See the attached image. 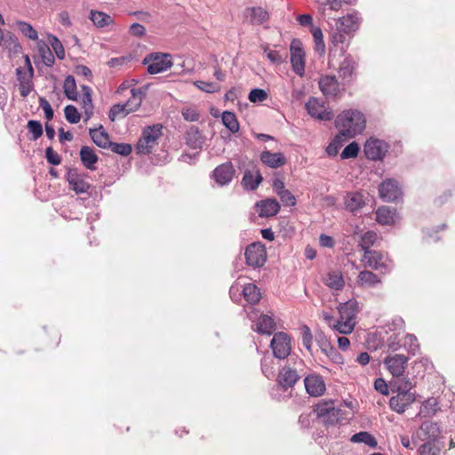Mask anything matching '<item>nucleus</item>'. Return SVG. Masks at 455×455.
Here are the masks:
<instances>
[{
    "label": "nucleus",
    "instance_id": "nucleus-49",
    "mask_svg": "<svg viewBox=\"0 0 455 455\" xmlns=\"http://www.w3.org/2000/svg\"><path fill=\"white\" fill-rule=\"evenodd\" d=\"M64 114L67 121L72 124L79 123L81 115L77 108L73 105H68L64 108Z\"/></svg>",
    "mask_w": 455,
    "mask_h": 455
},
{
    "label": "nucleus",
    "instance_id": "nucleus-62",
    "mask_svg": "<svg viewBox=\"0 0 455 455\" xmlns=\"http://www.w3.org/2000/svg\"><path fill=\"white\" fill-rule=\"evenodd\" d=\"M45 157L47 162L52 165H59L61 163L60 156L55 152L52 147L46 148Z\"/></svg>",
    "mask_w": 455,
    "mask_h": 455
},
{
    "label": "nucleus",
    "instance_id": "nucleus-17",
    "mask_svg": "<svg viewBox=\"0 0 455 455\" xmlns=\"http://www.w3.org/2000/svg\"><path fill=\"white\" fill-rule=\"evenodd\" d=\"M258 209L259 216L261 218H269L275 216L280 211V204L275 198H267L255 204Z\"/></svg>",
    "mask_w": 455,
    "mask_h": 455
},
{
    "label": "nucleus",
    "instance_id": "nucleus-59",
    "mask_svg": "<svg viewBox=\"0 0 455 455\" xmlns=\"http://www.w3.org/2000/svg\"><path fill=\"white\" fill-rule=\"evenodd\" d=\"M273 360L270 357H264L261 360L262 373L267 378L272 379L275 376V370L272 366Z\"/></svg>",
    "mask_w": 455,
    "mask_h": 455
},
{
    "label": "nucleus",
    "instance_id": "nucleus-15",
    "mask_svg": "<svg viewBox=\"0 0 455 455\" xmlns=\"http://www.w3.org/2000/svg\"><path fill=\"white\" fill-rule=\"evenodd\" d=\"M235 168L231 162L218 165L212 172V177L220 186L228 185L235 175Z\"/></svg>",
    "mask_w": 455,
    "mask_h": 455
},
{
    "label": "nucleus",
    "instance_id": "nucleus-37",
    "mask_svg": "<svg viewBox=\"0 0 455 455\" xmlns=\"http://www.w3.org/2000/svg\"><path fill=\"white\" fill-rule=\"evenodd\" d=\"M242 293L244 299L251 306L256 305L261 298L259 289L254 283H247L243 285Z\"/></svg>",
    "mask_w": 455,
    "mask_h": 455
},
{
    "label": "nucleus",
    "instance_id": "nucleus-33",
    "mask_svg": "<svg viewBox=\"0 0 455 455\" xmlns=\"http://www.w3.org/2000/svg\"><path fill=\"white\" fill-rule=\"evenodd\" d=\"M357 283L361 287L373 288L381 283L380 278L371 271L363 270L358 275Z\"/></svg>",
    "mask_w": 455,
    "mask_h": 455
},
{
    "label": "nucleus",
    "instance_id": "nucleus-21",
    "mask_svg": "<svg viewBox=\"0 0 455 455\" xmlns=\"http://www.w3.org/2000/svg\"><path fill=\"white\" fill-rule=\"evenodd\" d=\"M184 140L186 144L193 149H201L204 144L205 139L202 135L201 131L198 127L192 125L190 126L184 134Z\"/></svg>",
    "mask_w": 455,
    "mask_h": 455
},
{
    "label": "nucleus",
    "instance_id": "nucleus-8",
    "mask_svg": "<svg viewBox=\"0 0 455 455\" xmlns=\"http://www.w3.org/2000/svg\"><path fill=\"white\" fill-rule=\"evenodd\" d=\"M247 316L252 322L258 320L255 330L257 332L270 336L275 331V323L272 316L259 314L254 307H250L249 310H247Z\"/></svg>",
    "mask_w": 455,
    "mask_h": 455
},
{
    "label": "nucleus",
    "instance_id": "nucleus-20",
    "mask_svg": "<svg viewBox=\"0 0 455 455\" xmlns=\"http://www.w3.org/2000/svg\"><path fill=\"white\" fill-rule=\"evenodd\" d=\"M131 103L132 100H128L124 104L118 103L113 105L108 111V118L114 122L119 115H123L124 117L130 113L136 111L141 106V97H139L133 107L128 108Z\"/></svg>",
    "mask_w": 455,
    "mask_h": 455
},
{
    "label": "nucleus",
    "instance_id": "nucleus-13",
    "mask_svg": "<svg viewBox=\"0 0 455 455\" xmlns=\"http://www.w3.org/2000/svg\"><path fill=\"white\" fill-rule=\"evenodd\" d=\"M379 197L385 202H394L402 197L403 192L398 181L387 179L379 186Z\"/></svg>",
    "mask_w": 455,
    "mask_h": 455
},
{
    "label": "nucleus",
    "instance_id": "nucleus-36",
    "mask_svg": "<svg viewBox=\"0 0 455 455\" xmlns=\"http://www.w3.org/2000/svg\"><path fill=\"white\" fill-rule=\"evenodd\" d=\"M357 66L356 61L351 55H347L340 63L339 75L344 80H349Z\"/></svg>",
    "mask_w": 455,
    "mask_h": 455
},
{
    "label": "nucleus",
    "instance_id": "nucleus-48",
    "mask_svg": "<svg viewBox=\"0 0 455 455\" xmlns=\"http://www.w3.org/2000/svg\"><path fill=\"white\" fill-rule=\"evenodd\" d=\"M112 152L118 154L122 156H127L132 153V146L128 143H116V142H110V146H108V148Z\"/></svg>",
    "mask_w": 455,
    "mask_h": 455
},
{
    "label": "nucleus",
    "instance_id": "nucleus-23",
    "mask_svg": "<svg viewBox=\"0 0 455 455\" xmlns=\"http://www.w3.org/2000/svg\"><path fill=\"white\" fill-rule=\"evenodd\" d=\"M260 161L270 168H278L286 164V158L283 153H272L268 150L262 151Z\"/></svg>",
    "mask_w": 455,
    "mask_h": 455
},
{
    "label": "nucleus",
    "instance_id": "nucleus-31",
    "mask_svg": "<svg viewBox=\"0 0 455 455\" xmlns=\"http://www.w3.org/2000/svg\"><path fill=\"white\" fill-rule=\"evenodd\" d=\"M338 309L341 319L355 321V316L358 312V303L355 299H349L348 301L340 304Z\"/></svg>",
    "mask_w": 455,
    "mask_h": 455
},
{
    "label": "nucleus",
    "instance_id": "nucleus-61",
    "mask_svg": "<svg viewBox=\"0 0 455 455\" xmlns=\"http://www.w3.org/2000/svg\"><path fill=\"white\" fill-rule=\"evenodd\" d=\"M153 148L154 146L152 144L142 138H140L135 146L136 153L139 155H148L151 153Z\"/></svg>",
    "mask_w": 455,
    "mask_h": 455
},
{
    "label": "nucleus",
    "instance_id": "nucleus-51",
    "mask_svg": "<svg viewBox=\"0 0 455 455\" xmlns=\"http://www.w3.org/2000/svg\"><path fill=\"white\" fill-rule=\"evenodd\" d=\"M310 31L315 40L316 51L323 52L325 45L323 43V36L322 29L319 27L312 26V28H310Z\"/></svg>",
    "mask_w": 455,
    "mask_h": 455
},
{
    "label": "nucleus",
    "instance_id": "nucleus-64",
    "mask_svg": "<svg viewBox=\"0 0 455 455\" xmlns=\"http://www.w3.org/2000/svg\"><path fill=\"white\" fill-rule=\"evenodd\" d=\"M39 106L43 108V110L44 112L45 118L48 121H51L53 118L54 112H53V109L52 108L50 103L48 102V100L44 97H40L39 98Z\"/></svg>",
    "mask_w": 455,
    "mask_h": 455
},
{
    "label": "nucleus",
    "instance_id": "nucleus-42",
    "mask_svg": "<svg viewBox=\"0 0 455 455\" xmlns=\"http://www.w3.org/2000/svg\"><path fill=\"white\" fill-rule=\"evenodd\" d=\"M377 240L378 234L376 232L367 231L363 235H361L359 246L364 253H366V251H371L372 250H371V247L375 244Z\"/></svg>",
    "mask_w": 455,
    "mask_h": 455
},
{
    "label": "nucleus",
    "instance_id": "nucleus-41",
    "mask_svg": "<svg viewBox=\"0 0 455 455\" xmlns=\"http://www.w3.org/2000/svg\"><path fill=\"white\" fill-rule=\"evenodd\" d=\"M63 90L65 96L71 100H77V89L75 77L68 75L64 81Z\"/></svg>",
    "mask_w": 455,
    "mask_h": 455
},
{
    "label": "nucleus",
    "instance_id": "nucleus-12",
    "mask_svg": "<svg viewBox=\"0 0 455 455\" xmlns=\"http://www.w3.org/2000/svg\"><path fill=\"white\" fill-rule=\"evenodd\" d=\"M66 180L68 187L76 194L88 193L91 185L85 181V174L79 172L77 168H67Z\"/></svg>",
    "mask_w": 455,
    "mask_h": 455
},
{
    "label": "nucleus",
    "instance_id": "nucleus-39",
    "mask_svg": "<svg viewBox=\"0 0 455 455\" xmlns=\"http://www.w3.org/2000/svg\"><path fill=\"white\" fill-rule=\"evenodd\" d=\"M0 46H3L15 53L19 52L21 49V45L19 43L17 36L10 31L3 34L0 40Z\"/></svg>",
    "mask_w": 455,
    "mask_h": 455
},
{
    "label": "nucleus",
    "instance_id": "nucleus-58",
    "mask_svg": "<svg viewBox=\"0 0 455 455\" xmlns=\"http://www.w3.org/2000/svg\"><path fill=\"white\" fill-rule=\"evenodd\" d=\"M300 333L303 346L307 350H310L313 342V335L311 333L310 328L307 325H302L300 327Z\"/></svg>",
    "mask_w": 455,
    "mask_h": 455
},
{
    "label": "nucleus",
    "instance_id": "nucleus-63",
    "mask_svg": "<svg viewBox=\"0 0 455 455\" xmlns=\"http://www.w3.org/2000/svg\"><path fill=\"white\" fill-rule=\"evenodd\" d=\"M315 340L323 353H327L329 347H331V342L322 331L315 334Z\"/></svg>",
    "mask_w": 455,
    "mask_h": 455
},
{
    "label": "nucleus",
    "instance_id": "nucleus-27",
    "mask_svg": "<svg viewBox=\"0 0 455 455\" xmlns=\"http://www.w3.org/2000/svg\"><path fill=\"white\" fill-rule=\"evenodd\" d=\"M319 88L325 96H336L339 92V83L334 76H325L319 80Z\"/></svg>",
    "mask_w": 455,
    "mask_h": 455
},
{
    "label": "nucleus",
    "instance_id": "nucleus-22",
    "mask_svg": "<svg viewBox=\"0 0 455 455\" xmlns=\"http://www.w3.org/2000/svg\"><path fill=\"white\" fill-rule=\"evenodd\" d=\"M360 20L359 12L348 13L339 20L338 28L344 33H351L358 28Z\"/></svg>",
    "mask_w": 455,
    "mask_h": 455
},
{
    "label": "nucleus",
    "instance_id": "nucleus-3",
    "mask_svg": "<svg viewBox=\"0 0 455 455\" xmlns=\"http://www.w3.org/2000/svg\"><path fill=\"white\" fill-rule=\"evenodd\" d=\"M148 65V72L156 75L168 70L172 66V55L169 53L153 52L148 54L142 60Z\"/></svg>",
    "mask_w": 455,
    "mask_h": 455
},
{
    "label": "nucleus",
    "instance_id": "nucleus-7",
    "mask_svg": "<svg viewBox=\"0 0 455 455\" xmlns=\"http://www.w3.org/2000/svg\"><path fill=\"white\" fill-rule=\"evenodd\" d=\"M245 262L253 268L261 267L267 260L265 245L260 242H254L245 248Z\"/></svg>",
    "mask_w": 455,
    "mask_h": 455
},
{
    "label": "nucleus",
    "instance_id": "nucleus-10",
    "mask_svg": "<svg viewBox=\"0 0 455 455\" xmlns=\"http://www.w3.org/2000/svg\"><path fill=\"white\" fill-rule=\"evenodd\" d=\"M389 145L382 140L370 138L363 146L365 157L371 161H381L386 156Z\"/></svg>",
    "mask_w": 455,
    "mask_h": 455
},
{
    "label": "nucleus",
    "instance_id": "nucleus-28",
    "mask_svg": "<svg viewBox=\"0 0 455 455\" xmlns=\"http://www.w3.org/2000/svg\"><path fill=\"white\" fill-rule=\"evenodd\" d=\"M263 178L259 171H256V173L254 174L252 172L247 170L243 173L241 183L245 190L254 191L258 188Z\"/></svg>",
    "mask_w": 455,
    "mask_h": 455
},
{
    "label": "nucleus",
    "instance_id": "nucleus-55",
    "mask_svg": "<svg viewBox=\"0 0 455 455\" xmlns=\"http://www.w3.org/2000/svg\"><path fill=\"white\" fill-rule=\"evenodd\" d=\"M49 43L51 44L57 58L59 60H64L65 50L62 45V43L55 36L52 35L49 36Z\"/></svg>",
    "mask_w": 455,
    "mask_h": 455
},
{
    "label": "nucleus",
    "instance_id": "nucleus-35",
    "mask_svg": "<svg viewBox=\"0 0 455 455\" xmlns=\"http://www.w3.org/2000/svg\"><path fill=\"white\" fill-rule=\"evenodd\" d=\"M323 283L331 289L340 291L345 285L344 278L339 271H330L323 278Z\"/></svg>",
    "mask_w": 455,
    "mask_h": 455
},
{
    "label": "nucleus",
    "instance_id": "nucleus-45",
    "mask_svg": "<svg viewBox=\"0 0 455 455\" xmlns=\"http://www.w3.org/2000/svg\"><path fill=\"white\" fill-rule=\"evenodd\" d=\"M90 18L93 24L99 28H103L113 21L112 17L110 15H108L102 12L98 11H92Z\"/></svg>",
    "mask_w": 455,
    "mask_h": 455
},
{
    "label": "nucleus",
    "instance_id": "nucleus-47",
    "mask_svg": "<svg viewBox=\"0 0 455 455\" xmlns=\"http://www.w3.org/2000/svg\"><path fill=\"white\" fill-rule=\"evenodd\" d=\"M16 26L26 37L31 40H36L38 38L37 31L29 23L18 20Z\"/></svg>",
    "mask_w": 455,
    "mask_h": 455
},
{
    "label": "nucleus",
    "instance_id": "nucleus-1",
    "mask_svg": "<svg viewBox=\"0 0 455 455\" xmlns=\"http://www.w3.org/2000/svg\"><path fill=\"white\" fill-rule=\"evenodd\" d=\"M335 126L344 139H352L361 134L366 126V119L362 112L347 109L339 114L335 119Z\"/></svg>",
    "mask_w": 455,
    "mask_h": 455
},
{
    "label": "nucleus",
    "instance_id": "nucleus-52",
    "mask_svg": "<svg viewBox=\"0 0 455 455\" xmlns=\"http://www.w3.org/2000/svg\"><path fill=\"white\" fill-rule=\"evenodd\" d=\"M27 128L32 133V140H36L43 135V126L39 121L29 120Z\"/></svg>",
    "mask_w": 455,
    "mask_h": 455
},
{
    "label": "nucleus",
    "instance_id": "nucleus-46",
    "mask_svg": "<svg viewBox=\"0 0 455 455\" xmlns=\"http://www.w3.org/2000/svg\"><path fill=\"white\" fill-rule=\"evenodd\" d=\"M355 321H350L347 319H339L333 325V329L341 334H350L355 328Z\"/></svg>",
    "mask_w": 455,
    "mask_h": 455
},
{
    "label": "nucleus",
    "instance_id": "nucleus-24",
    "mask_svg": "<svg viewBox=\"0 0 455 455\" xmlns=\"http://www.w3.org/2000/svg\"><path fill=\"white\" fill-rule=\"evenodd\" d=\"M363 259L370 267L376 270L380 268L387 269L388 267L384 255L379 251H366V253H363Z\"/></svg>",
    "mask_w": 455,
    "mask_h": 455
},
{
    "label": "nucleus",
    "instance_id": "nucleus-19",
    "mask_svg": "<svg viewBox=\"0 0 455 455\" xmlns=\"http://www.w3.org/2000/svg\"><path fill=\"white\" fill-rule=\"evenodd\" d=\"M307 392L311 396H320L325 391V383L319 375H308L304 379Z\"/></svg>",
    "mask_w": 455,
    "mask_h": 455
},
{
    "label": "nucleus",
    "instance_id": "nucleus-43",
    "mask_svg": "<svg viewBox=\"0 0 455 455\" xmlns=\"http://www.w3.org/2000/svg\"><path fill=\"white\" fill-rule=\"evenodd\" d=\"M351 441L353 443H364L371 448H375L378 445L377 440L375 437L368 432L361 431L359 433L355 434L351 437Z\"/></svg>",
    "mask_w": 455,
    "mask_h": 455
},
{
    "label": "nucleus",
    "instance_id": "nucleus-53",
    "mask_svg": "<svg viewBox=\"0 0 455 455\" xmlns=\"http://www.w3.org/2000/svg\"><path fill=\"white\" fill-rule=\"evenodd\" d=\"M360 148L355 141L348 144L341 152V159L355 158L359 153Z\"/></svg>",
    "mask_w": 455,
    "mask_h": 455
},
{
    "label": "nucleus",
    "instance_id": "nucleus-50",
    "mask_svg": "<svg viewBox=\"0 0 455 455\" xmlns=\"http://www.w3.org/2000/svg\"><path fill=\"white\" fill-rule=\"evenodd\" d=\"M347 139H344L343 135H340L339 132L335 138L332 140V141L329 144V146L326 148V152L329 156H335L338 154L339 148L342 146L343 142Z\"/></svg>",
    "mask_w": 455,
    "mask_h": 455
},
{
    "label": "nucleus",
    "instance_id": "nucleus-30",
    "mask_svg": "<svg viewBox=\"0 0 455 455\" xmlns=\"http://www.w3.org/2000/svg\"><path fill=\"white\" fill-rule=\"evenodd\" d=\"M439 411L440 407L437 399L435 397H429L422 403L417 417L432 418Z\"/></svg>",
    "mask_w": 455,
    "mask_h": 455
},
{
    "label": "nucleus",
    "instance_id": "nucleus-5",
    "mask_svg": "<svg viewBox=\"0 0 455 455\" xmlns=\"http://www.w3.org/2000/svg\"><path fill=\"white\" fill-rule=\"evenodd\" d=\"M315 412L325 425L331 426L339 424L343 416V411L334 407L332 401L317 404Z\"/></svg>",
    "mask_w": 455,
    "mask_h": 455
},
{
    "label": "nucleus",
    "instance_id": "nucleus-32",
    "mask_svg": "<svg viewBox=\"0 0 455 455\" xmlns=\"http://www.w3.org/2000/svg\"><path fill=\"white\" fill-rule=\"evenodd\" d=\"M418 448L419 455H440L444 447L443 441H425Z\"/></svg>",
    "mask_w": 455,
    "mask_h": 455
},
{
    "label": "nucleus",
    "instance_id": "nucleus-54",
    "mask_svg": "<svg viewBox=\"0 0 455 455\" xmlns=\"http://www.w3.org/2000/svg\"><path fill=\"white\" fill-rule=\"evenodd\" d=\"M268 19L267 12L262 7H253L251 9V20L257 24H262Z\"/></svg>",
    "mask_w": 455,
    "mask_h": 455
},
{
    "label": "nucleus",
    "instance_id": "nucleus-6",
    "mask_svg": "<svg viewBox=\"0 0 455 455\" xmlns=\"http://www.w3.org/2000/svg\"><path fill=\"white\" fill-rule=\"evenodd\" d=\"M308 115L319 121H331L334 118L332 109L325 101L310 97L305 105Z\"/></svg>",
    "mask_w": 455,
    "mask_h": 455
},
{
    "label": "nucleus",
    "instance_id": "nucleus-56",
    "mask_svg": "<svg viewBox=\"0 0 455 455\" xmlns=\"http://www.w3.org/2000/svg\"><path fill=\"white\" fill-rule=\"evenodd\" d=\"M248 99L252 103L263 102L267 99V93L263 89L254 88L250 92Z\"/></svg>",
    "mask_w": 455,
    "mask_h": 455
},
{
    "label": "nucleus",
    "instance_id": "nucleus-38",
    "mask_svg": "<svg viewBox=\"0 0 455 455\" xmlns=\"http://www.w3.org/2000/svg\"><path fill=\"white\" fill-rule=\"evenodd\" d=\"M163 125L160 124L147 126L143 131L141 137L143 140L148 141L154 147L157 143V140L162 136Z\"/></svg>",
    "mask_w": 455,
    "mask_h": 455
},
{
    "label": "nucleus",
    "instance_id": "nucleus-2",
    "mask_svg": "<svg viewBox=\"0 0 455 455\" xmlns=\"http://www.w3.org/2000/svg\"><path fill=\"white\" fill-rule=\"evenodd\" d=\"M304 362L297 355H291L285 364L279 369L276 377L277 385L286 391L292 388L300 379V372L303 371Z\"/></svg>",
    "mask_w": 455,
    "mask_h": 455
},
{
    "label": "nucleus",
    "instance_id": "nucleus-26",
    "mask_svg": "<svg viewBox=\"0 0 455 455\" xmlns=\"http://www.w3.org/2000/svg\"><path fill=\"white\" fill-rule=\"evenodd\" d=\"M89 134L92 140L99 147L104 149H108V146H110V137L108 133L103 129V126L100 125L98 129L91 128L89 130Z\"/></svg>",
    "mask_w": 455,
    "mask_h": 455
},
{
    "label": "nucleus",
    "instance_id": "nucleus-11",
    "mask_svg": "<svg viewBox=\"0 0 455 455\" xmlns=\"http://www.w3.org/2000/svg\"><path fill=\"white\" fill-rule=\"evenodd\" d=\"M291 63L296 75L302 77L305 74V52L299 39H293L290 45Z\"/></svg>",
    "mask_w": 455,
    "mask_h": 455
},
{
    "label": "nucleus",
    "instance_id": "nucleus-25",
    "mask_svg": "<svg viewBox=\"0 0 455 455\" xmlns=\"http://www.w3.org/2000/svg\"><path fill=\"white\" fill-rule=\"evenodd\" d=\"M363 196L359 192L347 193L345 197L346 209L355 215L363 206Z\"/></svg>",
    "mask_w": 455,
    "mask_h": 455
},
{
    "label": "nucleus",
    "instance_id": "nucleus-34",
    "mask_svg": "<svg viewBox=\"0 0 455 455\" xmlns=\"http://www.w3.org/2000/svg\"><path fill=\"white\" fill-rule=\"evenodd\" d=\"M395 379L391 381L390 385L392 387V391H396L397 393H403V394H413L411 392L412 387H414V383L412 380L408 377H395Z\"/></svg>",
    "mask_w": 455,
    "mask_h": 455
},
{
    "label": "nucleus",
    "instance_id": "nucleus-9",
    "mask_svg": "<svg viewBox=\"0 0 455 455\" xmlns=\"http://www.w3.org/2000/svg\"><path fill=\"white\" fill-rule=\"evenodd\" d=\"M273 355L277 359H285L291 355V337L286 332H276L271 340Z\"/></svg>",
    "mask_w": 455,
    "mask_h": 455
},
{
    "label": "nucleus",
    "instance_id": "nucleus-18",
    "mask_svg": "<svg viewBox=\"0 0 455 455\" xmlns=\"http://www.w3.org/2000/svg\"><path fill=\"white\" fill-rule=\"evenodd\" d=\"M399 220L397 211L390 206H381L376 211V220L380 225L392 226Z\"/></svg>",
    "mask_w": 455,
    "mask_h": 455
},
{
    "label": "nucleus",
    "instance_id": "nucleus-14",
    "mask_svg": "<svg viewBox=\"0 0 455 455\" xmlns=\"http://www.w3.org/2000/svg\"><path fill=\"white\" fill-rule=\"evenodd\" d=\"M409 358L401 354L388 355L384 359V364L387 366L393 377H402Z\"/></svg>",
    "mask_w": 455,
    "mask_h": 455
},
{
    "label": "nucleus",
    "instance_id": "nucleus-57",
    "mask_svg": "<svg viewBox=\"0 0 455 455\" xmlns=\"http://www.w3.org/2000/svg\"><path fill=\"white\" fill-rule=\"evenodd\" d=\"M81 89H82V92H83L82 97H81L82 103H83V108H94V106L92 104V91L91 87L84 84L81 86Z\"/></svg>",
    "mask_w": 455,
    "mask_h": 455
},
{
    "label": "nucleus",
    "instance_id": "nucleus-16",
    "mask_svg": "<svg viewBox=\"0 0 455 455\" xmlns=\"http://www.w3.org/2000/svg\"><path fill=\"white\" fill-rule=\"evenodd\" d=\"M416 400L415 394L398 393L389 400V407L398 414H403Z\"/></svg>",
    "mask_w": 455,
    "mask_h": 455
},
{
    "label": "nucleus",
    "instance_id": "nucleus-60",
    "mask_svg": "<svg viewBox=\"0 0 455 455\" xmlns=\"http://www.w3.org/2000/svg\"><path fill=\"white\" fill-rule=\"evenodd\" d=\"M195 84L200 90L209 93L219 92L220 89V86L218 84L212 82L196 81Z\"/></svg>",
    "mask_w": 455,
    "mask_h": 455
},
{
    "label": "nucleus",
    "instance_id": "nucleus-40",
    "mask_svg": "<svg viewBox=\"0 0 455 455\" xmlns=\"http://www.w3.org/2000/svg\"><path fill=\"white\" fill-rule=\"evenodd\" d=\"M221 119L222 124L231 133L239 132L240 124L235 113L226 110L222 113Z\"/></svg>",
    "mask_w": 455,
    "mask_h": 455
},
{
    "label": "nucleus",
    "instance_id": "nucleus-29",
    "mask_svg": "<svg viewBox=\"0 0 455 455\" xmlns=\"http://www.w3.org/2000/svg\"><path fill=\"white\" fill-rule=\"evenodd\" d=\"M79 155L81 162L86 169L91 171L96 170L95 164L99 161V157L92 148L83 146Z\"/></svg>",
    "mask_w": 455,
    "mask_h": 455
},
{
    "label": "nucleus",
    "instance_id": "nucleus-44",
    "mask_svg": "<svg viewBox=\"0 0 455 455\" xmlns=\"http://www.w3.org/2000/svg\"><path fill=\"white\" fill-rule=\"evenodd\" d=\"M16 73L20 81L19 90L20 96L26 98L33 90V84L30 81L31 78L28 77L26 79L25 76H22L21 68H18Z\"/></svg>",
    "mask_w": 455,
    "mask_h": 455
},
{
    "label": "nucleus",
    "instance_id": "nucleus-4",
    "mask_svg": "<svg viewBox=\"0 0 455 455\" xmlns=\"http://www.w3.org/2000/svg\"><path fill=\"white\" fill-rule=\"evenodd\" d=\"M425 441H442L441 428L437 422L426 420L411 436L413 444Z\"/></svg>",
    "mask_w": 455,
    "mask_h": 455
}]
</instances>
